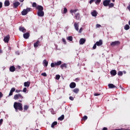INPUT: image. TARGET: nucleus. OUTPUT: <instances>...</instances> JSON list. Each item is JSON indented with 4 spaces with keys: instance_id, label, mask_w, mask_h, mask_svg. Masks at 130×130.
I'll list each match as a JSON object with an SVG mask.
<instances>
[{
    "instance_id": "4d7b16f0",
    "label": "nucleus",
    "mask_w": 130,
    "mask_h": 130,
    "mask_svg": "<svg viewBox=\"0 0 130 130\" xmlns=\"http://www.w3.org/2000/svg\"><path fill=\"white\" fill-rule=\"evenodd\" d=\"M3 96V93H2V92H0V98H2Z\"/></svg>"
},
{
    "instance_id": "ddd939ff",
    "label": "nucleus",
    "mask_w": 130,
    "mask_h": 130,
    "mask_svg": "<svg viewBox=\"0 0 130 130\" xmlns=\"http://www.w3.org/2000/svg\"><path fill=\"white\" fill-rule=\"evenodd\" d=\"M70 87L71 89H74V88H76V83L75 82H72L70 84Z\"/></svg>"
},
{
    "instance_id": "09e8293b",
    "label": "nucleus",
    "mask_w": 130,
    "mask_h": 130,
    "mask_svg": "<svg viewBox=\"0 0 130 130\" xmlns=\"http://www.w3.org/2000/svg\"><path fill=\"white\" fill-rule=\"evenodd\" d=\"M96 45H96V44H95L93 45V47H92L93 49H96V47H97Z\"/></svg>"
},
{
    "instance_id": "7ed1b4c3",
    "label": "nucleus",
    "mask_w": 130,
    "mask_h": 130,
    "mask_svg": "<svg viewBox=\"0 0 130 130\" xmlns=\"http://www.w3.org/2000/svg\"><path fill=\"white\" fill-rule=\"evenodd\" d=\"M113 2V3H114L115 2V0H105L103 2V5L104 7H107L108 6H109V4H110V2Z\"/></svg>"
},
{
    "instance_id": "2f4dec72",
    "label": "nucleus",
    "mask_w": 130,
    "mask_h": 130,
    "mask_svg": "<svg viewBox=\"0 0 130 130\" xmlns=\"http://www.w3.org/2000/svg\"><path fill=\"white\" fill-rule=\"evenodd\" d=\"M55 66H56V62H52L51 63V68H54V67H55Z\"/></svg>"
},
{
    "instance_id": "0eeeda50",
    "label": "nucleus",
    "mask_w": 130,
    "mask_h": 130,
    "mask_svg": "<svg viewBox=\"0 0 130 130\" xmlns=\"http://www.w3.org/2000/svg\"><path fill=\"white\" fill-rule=\"evenodd\" d=\"M4 41L6 43H9V41H10V35L5 37L4 39Z\"/></svg>"
},
{
    "instance_id": "9b49d317",
    "label": "nucleus",
    "mask_w": 130,
    "mask_h": 130,
    "mask_svg": "<svg viewBox=\"0 0 130 130\" xmlns=\"http://www.w3.org/2000/svg\"><path fill=\"white\" fill-rule=\"evenodd\" d=\"M30 37V34L28 32H26L23 34V38L24 39H28Z\"/></svg>"
},
{
    "instance_id": "4468645a",
    "label": "nucleus",
    "mask_w": 130,
    "mask_h": 130,
    "mask_svg": "<svg viewBox=\"0 0 130 130\" xmlns=\"http://www.w3.org/2000/svg\"><path fill=\"white\" fill-rule=\"evenodd\" d=\"M19 31H21V32H23V33L26 32V29L24 28V27L20 26L19 27Z\"/></svg>"
},
{
    "instance_id": "39448f33",
    "label": "nucleus",
    "mask_w": 130,
    "mask_h": 130,
    "mask_svg": "<svg viewBox=\"0 0 130 130\" xmlns=\"http://www.w3.org/2000/svg\"><path fill=\"white\" fill-rule=\"evenodd\" d=\"M118 44H120V42L119 41H117L115 42H112V43H111L110 45L111 46H115L116 45H118Z\"/></svg>"
},
{
    "instance_id": "423d86ee",
    "label": "nucleus",
    "mask_w": 130,
    "mask_h": 130,
    "mask_svg": "<svg viewBox=\"0 0 130 130\" xmlns=\"http://www.w3.org/2000/svg\"><path fill=\"white\" fill-rule=\"evenodd\" d=\"M37 15H38V16H39V17H44V12L43 11H38Z\"/></svg>"
},
{
    "instance_id": "9d476101",
    "label": "nucleus",
    "mask_w": 130,
    "mask_h": 130,
    "mask_svg": "<svg viewBox=\"0 0 130 130\" xmlns=\"http://www.w3.org/2000/svg\"><path fill=\"white\" fill-rule=\"evenodd\" d=\"M37 10H38V12H41L42 11H43V7L40 6V5H38L37 7H36Z\"/></svg>"
},
{
    "instance_id": "a19ab883",
    "label": "nucleus",
    "mask_w": 130,
    "mask_h": 130,
    "mask_svg": "<svg viewBox=\"0 0 130 130\" xmlns=\"http://www.w3.org/2000/svg\"><path fill=\"white\" fill-rule=\"evenodd\" d=\"M22 92H23L24 93H26V92H27V88L24 87L22 90Z\"/></svg>"
},
{
    "instance_id": "bb28decb",
    "label": "nucleus",
    "mask_w": 130,
    "mask_h": 130,
    "mask_svg": "<svg viewBox=\"0 0 130 130\" xmlns=\"http://www.w3.org/2000/svg\"><path fill=\"white\" fill-rule=\"evenodd\" d=\"M60 68L62 69V70L63 69V68H66V69H67V64L63 63L61 64Z\"/></svg>"
},
{
    "instance_id": "e2e57ef3",
    "label": "nucleus",
    "mask_w": 130,
    "mask_h": 130,
    "mask_svg": "<svg viewBox=\"0 0 130 130\" xmlns=\"http://www.w3.org/2000/svg\"><path fill=\"white\" fill-rule=\"evenodd\" d=\"M103 130H107V128L105 127L103 128Z\"/></svg>"
},
{
    "instance_id": "b1692460",
    "label": "nucleus",
    "mask_w": 130,
    "mask_h": 130,
    "mask_svg": "<svg viewBox=\"0 0 130 130\" xmlns=\"http://www.w3.org/2000/svg\"><path fill=\"white\" fill-rule=\"evenodd\" d=\"M10 71L12 72H15V67L14 66H11L10 67Z\"/></svg>"
},
{
    "instance_id": "3c124183",
    "label": "nucleus",
    "mask_w": 130,
    "mask_h": 130,
    "mask_svg": "<svg viewBox=\"0 0 130 130\" xmlns=\"http://www.w3.org/2000/svg\"><path fill=\"white\" fill-rule=\"evenodd\" d=\"M96 28H99V27H101V25H100L99 24H96Z\"/></svg>"
},
{
    "instance_id": "58836bf2",
    "label": "nucleus",
    "mask_w": 130,
    "mask_h": 130,
    "mask_svg": "<svg viewBox=\"0 0 130 130\" xmlns=\"http://www.w3.org/2000/svg\"><path fill=\"white\" fill-rule=\"evenodd\" d=\"M101 2V0H96L95 4L96 5H99Z\"/></svg>"
},
{
    "instance_id": "72a5a7b5",
    "label": "nucleus",
    "mask_w": 130,
    "mask_h": 130,
    "mask_svg": "<svg viewBox=\"0 0 130 130\" xmlns=\"http://www.w3.org/2000/svg\"><path fill=\"white\" fill-rule=\"evenodd\" d=\"M32 8H37V4L36 3L34 2L32 3Z\"/></svg>"
},
{
    "instance_id": "4c0bfd02",
    "label": "nucleus",
    "mask_w": 130,
    "mask_h": 130,
    "mask_svg": "<svg viewBox=\"0 0 130 130\" xmlns=\"http://www.w3.org/2000/svg\"><path fill=\"white\" fill-rule=\"evenodd\" d=\"M29 108V106L27 105H25L24 106V110H27Z\"/></svg>"
},
{
    "instance_id": "4be33fe9",
    "label": "nucleus",
    "mask_w": 130,
    "mask_h": 130,
    "mask_svg": "<svg viewBox=\"0 0 130 130\" xmlns=\"http://www.w3.org/2000/svg\"><path fill=\"white\" fill-rule=\"evenodd\" d=\"M111 75H112L113 76H115L117 73L116 72V70H112L110 72Z\"/></svg>"
},
{
    "instance_id": "412c9836",
    "label": "nucleus",
    "mask_w": 130,
    "mask_h": 130,
    "mask_svg": "<svg viewBox=\"0 0 130 130\" xmlns=\"http://www.w3.org/2000/svg\"><path fill=\"white\" fill-rule=\"evenodd\" d=\"M4 5L5 7H9L10 6V1H6L4 3Z\"/></svg>"
},
{
    "instance_id": "f257e3e1",
    "label": "nucleus",
    "mask_w": 130,
    "mask_h": 130,
    "mask_svg": "<svg viewBox=\"0 0 130 130\" xmlns=\"http://www.w3.org/2000/svg\"><path fill=\"white\" fill-rule=\"evenodd\" d=\"M14 108L16 112L18 111V110L20 111L23 110V106L22 105V104L20 103L15 102L14 104Z\"/></svg>"
},
{
    "instance_id": "c756f323",
    "label": "nucleus",
    "mask_w": 130,
    "mask_h": 130,
    "mask_svg": "<svg viewBox=\"0 0 130 130\" xmlns=\"http://www.w3.org/2000/svg\"><path fill=\"white\" fill-rule=\"evenodd\" d=\"M124 28L125 29V30H128L129 29V25H128V24H126L124 27Z\"/></svg>"
},
{
    "instance_id": "49530a36",
    "label": "nucleus",
    "mask_w": 130,
    "mask_h": 130,
    "mask_svg": "<svg viewBox=\"0 0 130 130\" xmlns=\"http://www.w3.org/2000/svg\"><path fill=\"white\" fill-rule=\"evenodd\" d=\"M83 31V27H81L79 30V33H82V32Z\"/></svg>"
},
{
    "instance_id": "2eb2a0df",
    "label": "nucleus",
    "mask_w": 130,
    "mask_h": 130,
    "mask_svg": "<svg viewBox=\"0 0 130 130\" xmlns=\"http://www.w3.org/2000/svg\"><path fill=\"white\" fill-rule=\"evenodd\" d=\"M91 15L92 16V17H96L97 11H96V10H94L93 12L91 13Z\"/></svg>"
},
{
    "instance_id": "bf43d9fd",
    "label": "nucleus",
    "mask_w": 130,
    "mask_h": 130,
    "mask_svg": "<svg viewBox=\"0 0 130 130\" xmlns=\"http://www.w3.org/2000/svg\"><path fill=\"white\" fill-rule=\"evenodd\" d=\"M16 54H17V55H19L20 53L19 52V51H17L16 52Z\"/></svg>"
},
{
    "instance_id": "680f3d73",
    "label": "nucleus",
    "mask_w": 130,
    "mask_h": 130,
    "mask_svg": "<svg viewBox=\"0 0 130 130\" xmlns=\"http://www.w3.org/2000/svg\"><path fill=\"white\" fill-rule=\"evenodd\" d=\"M95 96H99L100 95V94H98V93H94V94Z\"/></svg>"
},
{
    "instance_id": "1a4fd4ad",
    "label": "nucleus",
    "mask_w": 130,
    "mask_h": 130,
    "mask_svg": "<svg viewBox=\"0 0 130 130\" xmlns=\"http://www.w3.org/2000/svg\"><path fill=\"white\" fill-rule=\"evenodd\" d=\"M85 42H86V40L84 38H81L79 41V44L83 45V44H85Z\"/></svg>"
},
{
    "instance_id": "37998d69",
    "label": "nucleus",
    "mask_w": 130,
    "mask_h": 130,
    "mask_svg": "<svg viewBox=\"0 0 130 130\" xmlns=\"http://www.w3.org/2000/svg\"><path fill=\"white\" fill-rule=\"evenodd\" d=\"M62 42H63L64 44H67V41H66V39L64 38L62 39Z\"/></svg>"
},
{
    "instance_id": "864d4df0",
    "label": "nucleus",
    "mask_w": 130,
    "mask_h": 130,
    "mask_svg": "<svg viewBox=\"0 0 130 130\" xmlns=\"http://www.w3.org/2000/svg\"><path fill=\"white\" fill-rule=\"evenodd\" d=\"M3 121H4L3 119H0V125H1L2 123H3Z\"/></svg>"
},
{
    "instance_id": "7c9ffc66",
    "label": "nucleus",
    "mask_w": 130,
    "mask_h": 130,
    "mask_svg": "<svg viewBox=\"0 0 130 130\" xmlns=\"http://www.w3.org/2000/svg\"><path fill=\"white\" fill-rule=\"evenodd\" d=\"M73 92L74 93H76V94L78 93L79 92V89L78 88H75L73 90Z\"/></svg>"
},
{
    "instance_id": "f704fd0d",
    "label": "nucleus",
    "mask_w": 130,
    "mask_h": 130,
    "mask_svg": "<svg viewBox=\"0 0 130 130\" xmlns=\"http://www.w3.org/2000/svg\"><path fill=\"white\" fill-rule=\"evenodd\" d=\"M55 79H56V80H59V79H60V75H56Z\"/></svg>"
},
{
    "instance_id": "de8ad7c7",
    "label": "nucleus",
    "mask_w": 130,
    "mask_h": 130,
    "mask_svg": "<svg viewBox=\"0 0 130 130\" xmlns=\"http://www.w3.org/2000/svg\"><path fill=\"white\" fill-rule=\"evenodd\" d=\"M15 92H16V93H20V92H22V90H19V89H16L15 90Z\"/></svg>"
},
{
    "instance_id": "c9c22d12",
    "label": "nucleus",
    "mask_w": 130,
    "mask_h": 130,
    "mask_svg": "<svg viewBox=\"0 0 130 130\" xmlns=\"http://www.w3.org/2000/svg\"><path fill=\"white\" fill-rule=\"evenodd\" d=\"M109 8H113L114 7V4L113 3L109 4Z\"/></svg>"
},
{
    "instance_id": "13d9d810",
    "label": "nucleus",
    "mask_w": 130,
    "mask_h": 130,
    "mask_svg": "<svg viewBox=\"0 0 130 130\" xmlns=\"http://www.w3.org/2000/svg\"><path fill=\"white\" fill-rule=\"evenodd\" d=\"M127 9L130 11V4L128 5V6L127 7Z\"/></svg>"
},
{
    "instance_id": "ea45409f",
    "label": "nucleus",
    "mask_w": 130,
    "mask_h": 130,
    "mask_svg": "<svg viewBox=\"0 0 130 130\" xmlns=\"http://www.w3.org/2000/svg\"><path fill=\"white\" fill-rule=\"evenodd\" d=\"M122 75H123L122 72L119 71V72H118V76H122Z\"/></svg>"
},
{
    "instance_id": "338daca9",
    "label": "nucleus",
    "mask_w": 130,
    "mask_h": 130,
    "mask_svg": "<svg viewBox=\"0 0 130 130\" xmlns=\"http://www.w3.org/2000/svg\"><path fill=\"white\" fill-rule=\"evenodd\" d=\"M125 130H130V128H126Z\"/></svg>"
},
{
    "instance_id": "603ef678",
    "label": "nucleus",
    "mask_w": 130,
    "mask_h": 130,
    "mask_svg": "<svg viewBox=\"0 0 130 130\" xmlns=\"http://www.w3.org/2000/svg\"><path fill=\"white\" fill-rule=\"evenodd\" d=\"M13 95V92L10 90L9 96H12Z\"/></svg>"
},
{
    "instance_id": "6e6d98bb",
    "label": "nucleus",
    "mask_w": 130,
    "mask_h": 130,
    "mask_svg": "<svg viewBox=\"0 0 130 130\" xmlns=\"http://www.w3.org/2000/svg\"><path fill=\"white\" fill-rule=\"evenodd\" d=\"M95 0H90L89 2V4L91 5V4H92V3H93L94 2Z\"/></svg>"
},
{
    "instance_id": "8fccbe9b",
    "label": "nucleus",
    "mask_w": 130,
    "mask_h": 130,
    "mask_svg": "<svg viewBox=\"0 0 130 130\" xmlns=\"http://www.w3.org/2000/svg\"><path fill=\"white\" fill-rule=\"evenodd\" d=\"M69 99H70V100H71L72 101H73L74 98L73 96H70Z\"/></svg>"
},
{
    "instance_id": "cd10ccee",
    "label": "nucleus",
    "mask_w": 130,
    "mask_h": 130,
    "mask_svg": "<svg viewBox=\"0 0 130 130\" xmlns=\"http://www.w3.org/2000/svg\"><path fill=\"white\" fill-rule=\"evenodd\" d=\"M67 40H69V41H73V37L69 36L67 38Z\"/></svg>"
},
{
    "instance_id": "052dcab7",
    "label": "nucleus",
    "mask_w": 130,
    "mask_h": 130,
    "mask_svg": "<svg viewBox=\"0 0 130 130\" xmlns=\"http://www.w3.org/2000/svg\"><path fill=\"white\" fill-rule=\"evenodd\" d=\"M114 130H125V129H124V128H121V129H114Z\"/></svg>"
},
{
    "instance_id": "e433bc0d",
    "label": "nucleus",
    "mask_w": 130,
    "mask_h": 130,
    "mask_svg": "<svg viewBox=\"0 0 130 130\" xmlns=\"http://www.w3.org/2000/svg\"><path fill=\"white\" fill-rule=\"evenodd\" d=\"M67 12H68V9H67V8H64L63 13L67 14Z\"/></svg>"
},
{
    "instance_id": "774afa93",
    "label": "nucleus",
    "mask_w": 130,
    "mask_h": 130,
    "mask_svg": "<svg viewBox=\"0 0 130 130\" xmlns=\"http://www.w3.org/2000/svg\"><path fill=\"white\" fill-rule=\"evenodd\" d=\"M128 24H129V26H130V20L128 21Z\"/></svg>"
},
{
    "instance_id": "c03bdc74",
    "label": "nucleus",
    "mask_w": 130,
    "mask_h": 130,
    "mask_svg": "<svg viewBox=\"0 0 130 130\" xmlns=\"http://www.w3.org/2000/svg\"><path fill=\"white\" fill-rule=\"evenodd\" d=\"M83 120H87V119H88V117H87V116H84L83 117Z\"/></svg>"
},
{
    "instance_id": "79ce46f5",
    "label": "nucleus",
    "mask_w": 130,
    "mask_h": 130,
    "mask_svg": "<svg viewBox=\"0 0 130 130\" xmlns=\"http://www.w3.org/2000/svg\"><path fill=\"white\" fill-rule=\"evenodd\" d=\"M41 75L43 76V77H47V74H46V73H43L41 74Z\"/></svg>"
},
{
    "instance_id": "dca6fc26",
    "label": "nucleus",
    "mask_w": 130,
    "mask_h": 130,
    "mask_svg": "<svg viewBox=\"0 0 130 130\" xmlns=\"http://www.w3.org/2000/svg\"><path fill=\"white\" fill-rule=\"evenodd\" d=\"M78 9H74V10H70V13L71 14H72V16H74V13L75 14L76 13H77V12H78Z\"/></svg>"
},
{
    "instance_id": "20e7f679",
    "label": "nucleus",
    "mask_w": 130,
    "mask_h": 130,
    "mask_svg": "<svg viewBox=\"0 0 130 130\" xmlns=\"http://www.w3.org/2000/svg\"><path fill=\"white\" fill-rule=\"evenodd\" d=\"M24 98L21 94H15L14 96L15 100H18V99H23Z\"/></svg>"
},
{
    "instance_id": "393cba45",
    "label": "nucleus",
    "mask_w": 130,
    "mask_h": 130,
    "mask_svg": "<svg viewBox=\"0 0 130 130\" xmlns=\"http://www.w3.org/2000/svg\"><path fill=\"white\" fill-rule=\"evenodd\" d=\"M76 20H80V13H77L75 15Z\"/></svg>"
},
{
    "instance_id": "0e129e2a",
    "label": "nucleus",
    "mask_w": 130,
    "mask_h": 130,
    "mask_svg": "<svg viewBox=\"0 0 130 130\" xmlns=\"http://www.w3.org/2000/svg\"><path fill=\"white\" fill-rule=\"evenodd\" d=\"M19 1L21 2V3H23L24 2V0H19Z\"/></svg>"
},
{
    "instance_id": "c85d7f7f",
    "label": "nucleus",
    "mask_w": 130,
    "mask_h": 130,
    "mask_svg": "<svg viewBox=\"0 0 130 130\" xmlns=\"http://www.w3.org/2000/svg\"><path fill=\"white\" fill-rule=\"evenodd\" d=\"M56 124H57V122L56 121L53 122L51 124V127L52 128L54 127V126L56 125Z\"/></svg>"
},
{
    "instance_id": "6e6552de",
    "label": "nucleus",
    "mask_w": 130,
    "mask_h": 130,
    "mask_svg": "<svg viewBox=\"0 0 130 130\" xmlns=\"http://www.w3.org/2000/svg\"><path fill=\"white\" fill-rule=\"evenodd\" d=\"M74 26L75 30L79 31V22H75Z\"/></svg>"
},
{
    "instance_id": "a18cd8bd",
    "label": "nucleus",
    "mask_w": 130,
    "mask_h": 130,
    "mask_svg": "<svg viewBox=\"0 0 130 130\" xmlns=\"http://www.w3.org/2000/svg\"><path fill=\"white\" fill-rule=\"evenodd\" d=\"M11 92H15V91H16V88H15L14 87H13L12 88H11Z\"/></svg>"
},
{
    "instance_id": "a878e982",
    "label": "nucleus",
    "mask_w": 130,
    "mask_h": 130,
    "mask_svg": "<svg viewBox=\"0 0 130 130\" xmlns=\"http://www.w3.org/2000/svg\"><path fill=\"white\" fill-rule=\"evenodd\" d=\"M64 118V115H62L60 117H59L58 118V120H63Z\"/></svg>"
},
{
    "instance_id": "473e14b6",
    "label": "nucleus",
    "mask_w": 130,
    "mask_h": 130,
    "mask_svg": "<svg viewBox=\"0 0 130 130\" xmlns=\"http://www.w3.org/2000/svg\"><path fill=\"white\" fill-rule=\"evenodd\" d=\"M60 64H61V61H58L56 62V66H60Z\"/></svg>"
},
{
    "instance_id": "a211bd4d",
    "label": "nucleus",
    "mask_w": 130,
    "mask_h": 130,
    "mask_svg": "<svg viewBox=\"0 0 130 130\" xmlns=\"http://www.w3.org/2000/svg\"><path fill=\"white\" fill-rule=\"evenodd\" d=\"M43 64H44V67H47L48 66V61L44 59L43 61Z\"/></svg>"
},
{
    "instance_id": "f3484780",
    "label": "nucleus",
    "mask_w": 130,
    "mask_h": 130,
    "mask_svg": "<svg viewBox=\"0 0 130 130\" xmlns=\"http://www.w3.org/2000/svg\"><path fill=\"white\" fill-rule=\"evenodd\" d=\"M13 6L14 8H18L19 6H20V3L19 2H16L14 3H13Z\"/></svg>"
},
{
    "instance_id": "69168bd1",
    "label": "nucleus",
    "mask_w": 130,
    "mask_h": 130,
    "mask_svg": "<svg viewBox=\"0 0 130 130\" xmlns=\"http://www.w3.org/2000/svg\"><path fill=\"white\" fill-rule=\"evenodd\" d=\"M0 53H3V51L2 50H0Z\"/></svg>"
},
{
    "instance_id": "6ab92c4d",
    "label": "nucleus",
    "mask_w": 130,
    "mask_h": 130,
    "mask_svg": "<svg viewBox=\"0 0 130 130\" xmlns=\"http://www.w3.org/2000/svg\"><path fill=\"white\" fill-rule=\"evenodd\" d=\"M108 87L110 89H113V88H116V87H115V85L113 84H109Z\"/></svg>"
},
{
    "instance_id": "aec40b11",
    "label": "nucleus",
    "mask_w": 130,
    "mask_h": 130,
    "mask_svg": "<svg viewBox=\"0 0 130 130\" xmlns=\"http://www.w3.org/2000/svg\"><path fill=\"white\" fill-rule=\"evenodd\" d=\"M30 82L27 81L24 83V87H30Z\"/></svg>"
},
{
    "instance_id": "5fc2aeb1",
    "label": "nucleus",
    "mask_w": 130,
    "mask_h": 130,
    "mask_svg": "<svg viewBox=\"0 0 130 130\" xmlns=\"http://www.w3.org/2000/svg\"><path fill=\"white\" fill-rule=\"evenodd\" d=\"M3 8V3L0 2V9H2Z\"/></svg>"
},
{
    "instance_id": "f8f14e48",
    "label": "nucleus",
    "mask_w": 130,
    "mask_h": 130,
    "mask_svg": "<svg viewBox=\"0 0 130 130\" xmlns=\"http://www.w3.org/2000/svg\"><path fill=\"white\" fill-rule=\"evenodd\" d=\"M95 44L97 45V46H101V45L103 44V42L102 40H100L99 41L96 42Z\"/></svg>"
},
{
    "instance_id": "5701e85b",
    "label": "nucleus",
    "mask_w": 130,
    "mask_h": 130,
    "mask_svg": "<svg viewBox=\"0 0 130 130\" xmlns=\"http://www.w3.org/2000/svg\"><path fill=\"white\" fill-rule=\"evenodd\" d=\"M39 43H40V42L39 41H37L36 43H34V47H38Z\"/></svg>"
},
{
    "instance_id": "f03ea898",
    "label": "nucleus",
    "mask_w": 130,
    "mask_h": 130,
    "mask_svg": "<svg viewBox=\"0 0 130 130\" xmlns=\"http://www.w3.org/2000/svg\"><path fill=\"white\" fill-rule=\"evenodd\" d=\"M31 9L30 8H27L26 9H23L21 12V15H22V16H26L29 12H31Z\"/></svg>"
}]
</instances>
